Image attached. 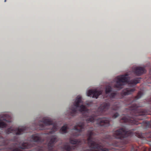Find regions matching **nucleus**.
Listing matches in <instances>:
<instances>
[{
	"label": "nucleus",
	"instance_id": "obj_1",
	"mask_svg": "<svg viewBox=\"0 0 151 151\" xmlns=\"http://www.w3.org/2000/svg\"><path fill=\"white\" fill-rule=\"evenodd\" d=\"M82 104V101L81 97L78 96L75 101V103L72 106L68 112V115L74 116L79 113L82 114V117L86 119V123L91 122L95 124L96 127H108L109 125V119L106 117L96 118L94 116H90L89 110L86 108V106Z\"/></svg>",
	"mask_w": 151,
	"mask_h": 151
},
{
	"label": "nucleus",
	"instance_id": "obj_2",
	"mask_svg": "<svg viewBox=\"0 0 151 151\" xmlns=\"http://www.w3.org/2000/svg\"><path fill=\"white\" fill-rule=\"evenodd\" d=\"M132 107L130 112L132 116L129 117L123 116L120 119V122L129 125H137V120H142L147 118L146 116L147 112L145 110L142 109L135 104H132Z\"/></svg>",
	"mask_w": 151,
	"mask_h": 151
},
{
	"label": "nucleus",
	"instance_id": "obj_3",
	"mask_svg": "<svg viewBox=\"0 0 151 151\" xmlns=\"http://www.w3.org/2000/svg\"><path fill=\"white\" fill-rule=\"evenodd\" d=\"M36 128L40 130H45V134H51L57 131L58 127L55 123H53L51 119L43 118L42 121H39Z\"/></svg>",
	"mask_w": 151,
	"mask_h": 151
},
{
	"label": "nucleus",
	"instance_id": "obj_4",
	"mask_svg": "<svg viewBox=\"0 0 151 151\" xmlns=\"http://www.w3.org/2000/svg\"><path fill=\"white\" fill-rule=\"evenodd\" d=\"M132 134V130H128L122 127L114 131L112 137L111 136L108 135L101 141H127V138L130 137Z\"/></svg>",
	"mask_w": 151,
	"mask_h": 151
},
{
	"label": "nucleus",
	"instance_id": "obj_5",
	"mask_svg": "<svg viewBox=\"0 0 151 151\" xmlns=\"http://www.w3.org/2000/svg\"><path fill=\"white\" fill-rule=\"evenodd\" d=\"M116 84L113 86L114 90H119L122 88L123 86L126 83H127L129 80L128 75L126 74L117 77Z\"/></svg>",
	"mask_w": 151,
	"mask_h": 151
},
{
	"label": "nucleus",
	"instance_id": "obj_6",
	"mask_svg": "<svg viewBox=\"0 0 151 151\" xmlns=\"http://www.w3.org/2000/svg\"><path fill=\"white\" fill-rule=\"evenodd\" d=\"M25 130H26L25 127L14 128L11 127L8 128L6 130H5V132L8 134L12 133L14 135H20L22 134V133L24 132Z\"/></svg>",
	"mask_w": 151,
	"mask_h": 151
},
{
	"label": "nucleus",
	"instance_id": "obj_7",
	"mask_svg": "<svg viewBox=\"0 0 151 151\" xmlns=\"http://www.w3.org/2000/svg\"><path fill=\"white\" fill-rule=\"evenodd\" d=\"M11 116L7 114L0 115V121L4 120L7 122H11ZM7 124L2 121L0 122V128H3L7 127Z\"/></svg>",
	"mask_w": 151,
	"mask_h": 151
},
{
	"label": "nucleus",
	"instance_id": "obj_8",
	"mask_svg": "<svg viewBox=\"0 0 151 151\" xmlns=\"http://www.w3.org/2000/svg\"><path fill=\"white\" fill-rule=\"evenodd\" d=\"M110 104L109 103H104L100 106L98 110L100 112V114H106L105 113L109 108Z\"/></svg>",
	"mask_w": 151,
	"mask_h": 151
},
{
	"label": "nucleus",
	"instance_id": "obj_9",
	"mask_svg": "<svg viewBox=\"0 0 151 151\" xmlns=\"http://www.w3.org/2000/svg\"><path fill=\"white\" fill-rule=\"evenodd\" d=\"M132 70L134 73V74L137 76H139L142 75L145 72L144 68L141 67H133Z\"/></svg>",
	"mask_w": 151,
	"mask_h": 151
},
{
	"label": "nucleus",
	"instance_id": "obj_10",
	"mask_svg": "<svg viewBox=\"0 0 151 151\" xmlns=\"http://www.w3.org/2000/svg\"><path fill=\"white\" fill-rule=\"evenodd\" d=\"M135 90L134 88H127L123 89L121 92V95L123 96H128L132 93Z\"/></svg>",
	"mask_w": 151,
	"mask_h": 151
},
{
	"label": "nucleus",
	"instance_id": "obj_11",
	"mask_svg": "<svg viewBox=\"0 0 151 151\" xmlns=\"http://www.w3.org/2000/svg\"><path fill=\"white\" fill-rule=\"evenodd\" d=\"M31 139L33 142H42L41 139L37 134L32 135L31 137Z\"/></svg>",
	"mask_w": 151,
	"mask_h": 151
},
{
	"label": "nucleus",
	"instance_id": "obj_12",
	"mask_svg": "<svg viewBox=\"0 0 151 151\" xmlns=\"http://www.w3.org/2000/svg\"><path fill=\"white\" fill-rule=\"evenodd\" d=\"M120 103L118 102H114L111 107L112 110L116 111L119 109L120 108Z\"/></svg>",
	"mask_w": 151,
	"mask_h": 151
},
{
	"label": "nucleus",
	"instance_id": "obj_13",
	"mask_svg": "<svg viewBox=\"0 0 151 151\" xmlns=\"http://www.w3.org/2000/svg\"><path fill=\"white\" fill-rule=\"evenodd\" d=\"M68 126L66 125H64L62 127L61 129H60V132L62 134L68 132Z\"/></svg>",
	"mask_w": 151,
	"mask_h": 151
},
{
	"label": "nucleus",
	"instance_id": "obj_14",
	"mask_svg": "<svg viewBox=\"0 0 151 151\" xmlns=\"http://www.w3.org/2000/svg\"><path fill=\"white\" fill-rule=\"evenodd\" d=\"M140 80L141 78H134L131 81H130V83L132 85H136L139 83Z\"/></svg>",
	"mask_w": 151,
	"mask_h": 151
},
{
	"label": "nucleus",
	"instance_id": "obj_15",
	"mask_svg": "<svg viewBox=\"0 0 151 151\" xmlns=\"http://www.w3.org/2000/svg\"><path fill=\"white\" fill-rule=\"evenodd\" d=\"M101 91H96L94 92L93 94L92 95L93 96V97L95 98L96 99H97L98 98V97L101 95Z\"/></svg>",
	"mask_w": 151,
	"mask_h": 151
},
{
	"label": "nucleus",
	"instance_id": "obj_16",
	"mask_svg": "<svg viewBox=\"0 0 151 151\" xmlns=\"http://www.w3.org/2000/svg\"><path fill=\"white\" fill-rule=\"evenodd\" d=\"M112 91V87L110 86H106L105 88V93L106 94H108Z\"/></svg>",
	"mask_w": 151,
	"mask_h": 151
},
{
	"label": "nucleus",
	"instance_id": "obj_17",
	"mask_svg": "<svg viewBox=\"0 0 151 151\" xmlns=\"http://www.w3.org/2000/svg\"><path fill=\"white\" fill-rule=\"evenodd\" d=\"M96 91V90L95 89H91L89 90L87 92V96H91L93 94V93H94V92Z\"/></svg>",
	"mask_w": 151,
	"mask_h": 151
},
{
	"label": "nucleus",
	"instance_id": "obj_18",
	"mask_svg": "<svg viewBox=\"0 0 151 151\" xmlns=\"http://www.w3.org/2000/svg\"><path fill=\"white\" fill-rule=\"evenodd\" d=\"M142 95H143V93L141 91H140L138 92L137 95V96L135 97L136 99H140Z\"/></svg>",
	"mask_w": 151,
	"mask_h": 151
},
{
	"label": "nucleus",
	"instance_id": "obj_19",
	"mask_svg": "<svg viewBox=\"0 0 151 151\" xmlns=\"http://www.w3.org/2000/svg\"><path fill=\"white\" fill-rule=\"evenodd\" d=\"M117 95V93L116 92H114L111 94H110V98H111V99H114V98H116V95Z\"/></svg>",
	"mask_w": 151,
	"mask_h": 151
},
{
	"label": "nucleus",
	"instance_id": "obj_20",
	"mask_svg": "<svg viewBox=\"0 0 151 151\" xmlns=\"http://www.w3.org/2000/svg\"><path fill=\"white\" fill-rule=\"evenodd\" d=\"M119 116V114L118 113H115L113 114L112 115L113 119H115Z\"/></svg>",
	"mask_w": 151,
	"mask_h": 151
},
{
	"label": "nucleus",
	"instance_id": "obj_21",
	"mask_svg": "<svg viewBox=\"0 0 151 151\" xmlns=\"http://www.w3.org/2000/svg\"><path fill=\"white\" fill-rule=\"evenodd\" d=\"M150 112H151V108L150 109ZM149 122V127L150 128H151V119L150 121L149 122Z\"/></svg>",
	"mask_w": 151,
	"mask_h": 151
},
{
	"label": "nucleus",
	"instance_id": "obj_22",
	"mask_svg": "<svg viewBox=\"0 0 151 151\" xmlns=\"http://www.w3.org/2000/svg\"><path fill=\"white\" fill-rule=\"evenodd\" d=\"M22 127H25V128H26V129H25V132H23L22 133V134L23 133H25V132H27V130H28V129H28V128H27V127H21L20 128H22Z\"/></svg>",
	"mask_w": 151,
	"mask_h": 151
},
{
	"label": "nucleus",
	"instance_id": "obj_23",
	"mask_svg": "<svg viewBox=\"0 0 151 151\" xmlns=\"http://www.w3.org/2000/svg\"><path fill=\"white\" fill-rule=\"evenodd\" d=\"M34 129L36 130V127H35V128H34Z\"/></svg>",
	"mask_w": 151,
	"mask_h": 151
},
{
	"label": "nucleus",
	"instance_id": "obj_24",
	"mask_svg": "<svg viewBox=\"0 0 151 151\" xmlns=\"http://www.w3.org/2000/svg\"><path fill=\"white\" fill-rule=\"evenodd\" d=\"M150 72H151V69L150 70Z\"/></svg>",
	"mask_w": 151,
	"mask_h": 151
},
{
	"label": "nucleus",
	"instance_id": "obj_25",
	"mask_svg": "<svg viewBox=\"0 0 151 151\" xmlns=\"http://www.w3.org/2000/svg\"><path fill=\"white\" fill-rule=\"evenodd\" d=\"M6 1V0H4V2H5Z\"/></svg>",
	"mask_w": 151,
	"mask_h": 151
},
{
	"label": "nucleus",
	"instance_id": "obj_26",
	"mask_svg": "<svg viewBox=\"0 0 151 151\" xmlns=\"http://www.w3.org/2000/svg\"><path fill=\"white\" fill-rule=\"evenodd\" d=\"M143 151H146V150H144Z\"/></svg>",
	"mask_w": 151,
	"mask_h": 151
},
{
	"label": "nucleus",
	"instance_id": "obj_27",
	"mask_svg": "<svg viewBox=\"0 0 151 151\" xmlns=\"http://www.w3.org/2000/svg\"><path fill=\"white\" fill-rule=\"evenodd\" d=\"M133 102V101H132V102Z\"/></svg>",
	"mask_w": 151,
	"mask_h": 151
}]
</instances>
